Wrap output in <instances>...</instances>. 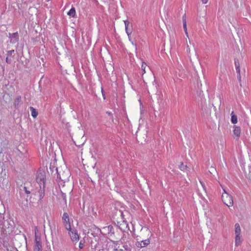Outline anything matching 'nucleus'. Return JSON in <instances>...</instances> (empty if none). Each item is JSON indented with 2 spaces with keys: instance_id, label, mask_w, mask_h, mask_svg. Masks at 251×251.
<instances>
[{
  "instance_id": "2",
  "label": "nucleus",
  "mask_w": 251,
  "mask_h": 251,
  "mask_svg": "<svg viewBox=\"0 0 251 251\" xmlns=\"http://www.w3.org/2000/svg\"><path fill=\"white\" fill-rule=\"evenodd\" d=\"M224 192L222 195V199L223 202L228 207H232L233 205V201L232 197L227 193L225 189L222 187Z\"/></svg>"
},
{
  "instance_id": "1",
  "label": "nucleus",
  "mask_w": 251,
  "mask_h": 251,
  "mask_svg": "<svg viewBox=\"0 0 251 251\" xmlns=\"http://www.w3.org/2000/svg\"><path fill=\"white\" fill-rule=\"evenodd\" d=\"M152 233L149 228L147 227H142L140 233V237L142 240L135 242V246L139 249L148 247L151 242Z\"/></svg>"
},
{
  "instance_id": "29",
  "label": "nucleus",
  "mask_w": 251,
  "mask_h": 251,
  "mask_svg": "<svg viewBox=\"0 0 251 251\" xmlns=\"http://www.w3.org/2000/svg\"><path fill=\"white\" fill-rule=\"evenodd\" d=\"M62 179L63 180H65V178H62Z\"/></svg>"
},
{
  "instance_id": "23",
  "label": "nucleus",
  "mask_w": 251,
  "mask_h": 251,
  "mask_svg": "<svg viewBox=\"0 0 251 251\" xmlns=\"http://www.w3.org/2000/svg\"><path fill=\"white\" fill-rule=\"evenodd\" d=\"M25 193H26L27 194H29V193H30V192H29V191H27V190H26V187H25Z\"/></svg>"
},
{
  "instance_id": "28",
  "label": "nucleus",
  "mask_w": 251,
  "mask_h": 251,
  "mask_svg": "<svg viewBox=\"0 0 251 251\" xmlns=\"http://www.w3.org/2000/svg\"><path fill=\"white\" fill-rule=\"evenodd\" d=\"M59 176H60V177L61 178V176H60V174H59Z\"/></svg>"
},
{
  "instance_id": "27",
  "label": "nucleus",
  "mask_w": 251,
  "mask_h": 251,
  "mask_svg": "<svg viewBox=\"0 0 251 251\" xmlns=\"http://www.w3.org/2000/svg\"><path fill=\"white\" fill-rule=\"evenodd\" d=\"M6 62H7V61H8V59H7V58L6 59Z\"/></svg>"
},
{
  "instance_id": "3",
  "label": "nucleus",
  "mask_w": 251,
  "mask_h": 251,
  "mask_svg": "<svg viewBox=\"0 0 251 251\" xmlns=\"http://www.w3.org/2000/svg\"><path fill=\"white\" fill-rule=\"evenodd\" d=\"M68 231L72 241L75 243H77L79 240V235L77 230L71 228V230H68Z\"/></svg>"
},
{
  "instance_id": "16",
  "label": "nucleus",
  "mask_w": 251,
  "mask_h": 251,
  "mask_svg": "<svg viewBox=\"0 0 251 251\" xmlns=\"http://www.w3.org/2000/svg\"><path fill=\"white\" fill-rule=\"evenodd\" d=\"M178 168L181 171L185 172L187 170L188 167L187 165H184L183 162H180L178 166Z\"/></svg>"
},
{
  "instance_id": "24",
  "label": "nucleus",
  "mask_w": 251,
  "mask_h": 251,
  "mask_svg": "<svg viewBox=\"0 0 251 251\" xmlns=\"http://www.w3.org/2000/svg\"><path fill=\"white\" fill-rule=\"evenodd\" d=\"M21 97L20 96H19L17 97V99L18 100H21Z\"/></svg>"
},
{
  "instance_id": "17",
  "label": "nucleus",
  "mask_w": 251,
  "mask_h": 251,
  "mask_svg": "<svg viewBox=\"0 0 251 251\" xmlns=\"http://www.w3.org/2000/svg\"><path fill=\"white\" fill-rule=\"evenodd\" d=\"M30 109L31 110V116L34 118H36L38 115V112L36 111V109L34 108H33V107H30Z\"/></svg>"
},
{
  "instance_id": "10",
  "label": "nucleus",
  "mask_w": 251,
  "mask_h": 251,
  "mask_svg": "<svg viewBox=\"0 0 251 251\" xmlns=\"http://www.w3.org/2000/svg\"><path fill=\"white\" fill-rule=\"evenodd\" d=\"M235 69L237 73L238 74V78L239 80H241V74H240V63L239 60H236L234 61Z\"/></svg>"
},
{
  "instance_id": "13",
  "label": "nucleus",
  "mask_w": 251,
  "mask_h": 251,
  "mask_svg": "<svg viewBox=\"0 0 251 251\" xmlns=\"http://www.w3.org/2000/svg\"><path fill=\"white\" fill-rule=\"evenodd\" d=\"M67 15L71 17L75 18L76 15V11L75 8L74 7H72L68 12Z\"/></svg>"
},
{
  "instance_id": "9",
  "label": "nucleus",
  "mask_w": 251,
  "mask_h": 251,
  "mask_svg": "<svg viewBox=\"0 0 251 251\" xmlns=\"http://www.w3.org/2000/svg\"><path fill=\"white\" fill-rule=\"evenodd\" d=\"M114 251H131L127 245L122 246L116 245L113 249Z\"/></svg>"
},
{
  "instance_id": "22",
  "label": "nucleus",
  "mask_w": 251,
  "mask_h": 251,
  "mask_svg": "<svg viewBox=\"0 0 251 251\" xmlns=\"http://www.w3.org/2000/svg\"><path fill=\"white\" fill-rule=\"evenodd\" d=\"M208 0H201L202 3L206 4L207 3Z\"/></svg>"
},
{
  "instance_id": "7",
  "label": "nucleus",
  "mask_w": 251,
  "mask_h": 251,
  "mask_svg": "<svg viewBox=\"0 0 251 251\" xmlns=\"http://www.w3.org/2000/svg\"><path fill=\"white\" fill-rule=\"evenodd\" d=\"M34 195L39 200H42L45 196L44 188H42L40 186L38 191L35 192Z\"/></svg>"
},
{
  "instance_id": "19",
  "label": "nucleus",
  "mask_w": 251,
  "mask_h": 251,
  "mask_svg": "<svg viewBox=\"0 0 251 251\" xmlns=\"http://www.w3.org/2000/svg\"><path fill=\"white\" fill-rule=\"evenodd\" d=\"M126 30V33L128 36V37L129 38V40L130 41V42H131V44L134 46L135 47H136V45L135 44H134L130 39V35H131V31L129 30H128V28L127 29H125Z\"/></svg>"
},
{
  "instance_id": "15",
  "label": "nucleus",
  "mask_w": 251,
  "mask_h": 251,
  "mask_svg": "<svg viewBox=\"0 0 251 251\" xmlns=\"http://www.w3.org/2000/svg\"><path fill=\"white\" fill-rule=\"evenodd\" d=\"M231 122L233 124H235L238 122L237 117L234 114L233 111H232L231 113Z\"/></svg>"
},
{
  "instance_id": "26",
  "label": "nucleus",
  "mask_w": 251,
  "mask_h": 251,
  "mask_svg": "<svg viewBox=\"0 0 251 251\" xmlns=\"http://www.w3.org/2000/svg\"><path fill=\"white\" fill-rule=\"evenodd\" d=\"M6 62H7V61H8V59H7V58L6 59Z\"/></svg>"
},
{
  "instance_id": "5",
  "label": "nucleus",
  "mask_w": 251,
  "mask_h": 251,
  "mask_svg": "<svg viewBox=\"0 0 251 251\" xmlns=\"http://www.w3.org/2000/svg\"><path fill=\"white\" fill-rule=\"evenodd\" d=\"M33 251H42L41 239L40 237L37 235L36 233L35 235V244Z\"/></svg>"
},
{
  "instance_id": "25",
  "label": "nucleus",
  "mask_w": 251,
  "mask_h": 251,
  "mask_svg": "<svg viewBox=\"0 0 251 251\" xmlns=\"http://www.w3.org/2000/svg\"><path fill=\"white\" fill-rule=\"evenodd\" d=\"M187 51L188 52H190V49H189V48H188L187 49Z\"/></svg>"
},
{
  "instance_id": "4",
  "label": "nucleus",
  "mask_w": 251,
  "mask_h": 251,
  "mask_svg": "<svg viewBox=\"0 0 251 251\" xmlns=\"http://www.w3.org/2000/svg\"><path fill=\"white\" fill-rule=\"evenodd\" d=\"M62 222L65 229L68 230H71V225L70 223V218L69 215L67 213H64L62 216Z\"/></svg>"
},
{
  "instance_id": "20",
  "label": "nucleus",
  "mask_w": 251,
  "mask_h": 251,
  "mask_svg": "<svg viewBox=\"0 0 251 251\" xmlns=\"http://www.w3.org/2000/svg\"><path fill=\"white\" fill-rule=\"evenodd\" d=\"M124 23H125V29H127L128 27L130 24L129 22L126 20L124 21Z\"/></svg>"
},
{
  "instance_id": "14",
  "label": "nucleus",
  "mask_w": 251,
  "mask_h": 251,
  "mask_svg": "<svg viewBox=\"0 0 251 251\" xmlns=\"http://www.w3.org/2000/svg\"><path fill=\"white\" fill-rule=\"evenodd\" d=\"M182 20H183V28L185 31V33L186 35V36H188V33L187 30V25H186V16L185 15L183 16L182 17Z\"/></svg>"
},
{
  "instance_id": "8",
  "label": "nucleus",
  "mask_w": 251,
  "mask_h": 251,
  "mask_svg": "<svg viewBox=\"0 0 251 251\" xmlns=\"http://www.w3.org/2000/svg\"><path fill=\"white\" fill-rule=\"evenodd\" d=\"M37 182L41 184L42 183L44 184L45 182V175L44 173H38L36 176Z\"/></svg>"
},
{
  "instance_id": "6",
  "label": "nucleus",
  "mask_w": 251,
  "mask_h": 251,
  "mask_svg": "<svg viewBox=\"0 0 251 251\" xmlns=\"http://www.w3.org/2000/svg\"><path fill=\"white\" fill-rule=\"evenodd\" d=\"M241 132V128L240 126H234L233 130V136L234 139L238 140L240 137Z\"/></svg>"
},
{
  "instance_id": "18",
  "label": "nucleus",
  "mask_w": 251,
  "mask_h": 251,
  "mask_svg": "<svg viewBox=\"0 0 251 251\" xmlns=\"http://www.w3.org/2000/svg\"><path fill=\"white\" fill-rule=\"evenodd\" d=\"M147 63L143 61L142 63V66H141V69L143 71V73H142V76L146 73V68H147Z\"/></svg>"
},
{
  "instance_id": "12",
  "label": "nucleus",
  "mask_w": 251,
  "mask_h": 251,
  "mask_svg": "<svg viewBox=\"0 0 251 251\" xmlns=\"http://www.w3.org/2000/svg\"><path fill=\"white\" fill-rule=\"evenodd\" d=\"M234 227L235 235H241V230L239 224L238 223L235 224Z\"/></svg>"
},
{
  "instance_id": "11",
  "label": "nucleus",
  "mask_w": 251,
  "mask_h": 251,
  "mask_svg": "<svg viewBox=\"0 0 251 251\" xmlns=\"http://www.w3.org/2000/svg\"><path fill=\"white\" fill-rule=\"evenodd\" d=\"M242 243V239L241 235H235V245L236 246H239L241 245Z\"/></svg>"
},
{
  "instance_id": "21",
  "label": "nucleus",
  "mask_w": 251,
  "mask_h": 251,
  "mask_svg": "<svg viewBox=\"0 0 251 251\" xmlns=\"http://www.w3.org/2000/svg\"><path fill=\"white\" fill-rule=\"evenodd\" d=\"M84 247V244L81 242L79 243V248L80 249H82Z\"/></svg>"
}]
</instances>
